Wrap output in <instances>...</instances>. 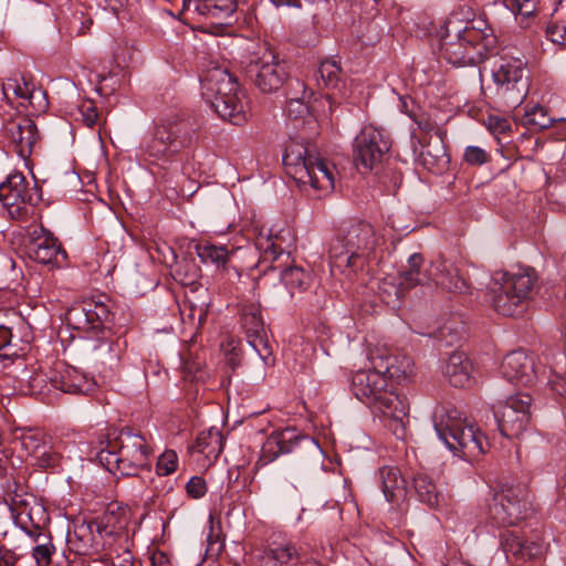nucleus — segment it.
<instances>
[{
	"label": "nucleus",
	"mask_w": 566,
	"mask_h": 566,
	"mask_svg": "<svg viewBox=\"0 0 566 566\" xmlns=\"http://www.w3.org/2000/svg\"><path fill=\"white\" fill-rule=\"evenodd\" d=\"M27 534L34 541L35 544L42 542L44 539V536H49L48 534L43 533L39 526H35L33 530L27 531Z\"/></svg>",
	"instance_id": "69168bd1"
},
{
	"label": "nucleus",
	"mask_w": 566,
	"mask_h": 566,
	"mask_svg": "<svg viewBox=\"0 0 566 566\" xmlns=\"http://www.w3.org/2000/svg\"><path fill=\"white\" fill-rule=\"evenodd\" d=\"M464 161L471 166H481L490 161L491 156L483 148L478 146H468L464 149Z\"/></svg>",
	"instance_id": "de8ad7c7"
},
{
	"label": "nucleus",
	"mask_w": 566,
	"mask_h": 566,
	"mask_svg": "<svg viewBox=\"0 0 566 566\" xmlns=\"http://www.w3.org/2000/svg\"><path fill=\"white\" fill-rule=\"evenodd\" d=\"M34 464L40 468H53L60 461V454L51 446L45 444L42 451L35 455Z\"/></svg>",
	"instance_id": "09e8293b"
},
{
	"label": "nucleus",
	"mask_w": 566,
	"mask_h": 566,
	"mask_svg": "<svg viewBox=\"0 0 566 566\" xmlns=\"http://www.w3.org/2000/svg\"><path fill=\"white\" fill-rule=\"evenodd\" d=\"M281 281L291 294L306 291L312 283L310 272L297 265H291L281 271Z\"/></svg>",
	"instance_id": "473e14b6"
},
{
	"label": "nucleus",
	"mask_w": 566,
	"mask_h": 566,
	"mask_svg": "<svg viewBox=\"0 0 566 566\" xmlns=\"http://www.w3.org/2000/svg\"><path fill=\"white\" fill-rule=\"evenodd\" d=\"M501 546L509 560L524 563L542 554L543 547L536 542L523 541L514 532L505 531L501 535Z\"/></svg>",
	"instance_id": "393cba45"
},
{
	"label": "nucleus",
	"mask_w": 566,
	"mask_h": 566,
	"mask_svg": "<svg viewBox=\"0 0 566 566\" xmlns=\"http://www.w3.org/2000/svg\"><path fill=\"white\" fill-rule=\"evenodd\" d=\"M153 566H170L168 556L161 552L154 553L151 556Z\"/></svg>",
	"instance_id": "0e129e2a"
},
{
	"label": "nucleus",
	"mask_w": 566,
	"mask_h": 566,
	"mask_svg": "<svg viewBox=\"0 0 566 566\" xmlns=\"http://www.w3.org/2000/svg\"><path fill=\"white\" fill-rule=\"evenodd\" d=\"M388 150L389 145L382 139L381 133L373 126L365 127L354 139V164L359 171H369Z\"/></svg>",
	"instance_id": "f3484780"
},
{
	"label": "nucleus",
	"mask_w": 566,
	"mask_h": 566,
	"mask_svg": "<svg viewBox=\"0 0 566 566\" xmlns=\"http://www.w3.org/2000/svg\"><path fill=\"white\" fill-rule=\"evenodd\" d=\"M532 402L528 394L520 392L494 405V418L503 437L518 438L526 430L531 420Z\"/></svg>",
	"instance_id": "4468645a"
},
{
	"label": "nucleus",
	"mask_w": 566,
	"mask_h": 566,
	"mask_svg": "<svg viewBox=\"0 0 566 566\" xmlns=\"http://www.w3.org/2000/svg\"><path fill=\"white\" fill-rule=\"evenodd\" d=\"M291 452L305 455L315 467L321 464L322 449L319 444L314 439L300 434L294 428L271 433L262 446L258 463L266 465L279 455Z\"/></svg>",
	"instance_id": "6e6552de"
},
{
	"label": "nucleus",
	"mask_w": 566,
	"mask_h": 566,
	"mask_svg": "<svg viewBox=\"0 0 566 566\" xmlns=\"http://www.w3.org/2000/svg\"><path fill=\"white\" fill-rule=\"evenodd\" d=\"M536 275L533 270L496 272L489 290L490 302L495 312L503 316L521 314L530 300Z\"/></svg>",
	"instance_id": "423d86ee"
},
{
	"label": "nucleus",
	"mask_w": 566,
	"mask_h": 566,
	"mask_svg": "<svg viewBox=\"0 0 566 566\" xmlns=\"http://www.w3.org/2000/svg\"><path fill=\"white\" fill-rule=\"evenodd\" d=\"M80 118L87 127H93L98 118L96 106L91 101L83 102L78 107Z\"/></svg>",
	"instance_id": "603ef678"
},
{
	"label": "nucleus",
	"mask_w": 566,
	"mask_h": 566,
	"mask_svg": "<svg viewBox=\"0 0 566 566\" xmlns=\"http://www.w3.org/2000/svg\"><path fill=\"white\" fill-rule=\"evenodd\" d=\"M444 135V130H437V138L433 143L431 140L421 142L420 160L430 171L441 172L450 161L443 140Z\"/></svg>",
	"instance_id": "bb28decb"
},
{
	"label": "nucleus",
	"mask_w": 566,
	"mask_h": 566,
	"mask_svg": "<svg viewBox=\"0 0 566 566\" xmlns=\"http://www.w3.org/2000/svg\"><path fill=\"white\" fill-rule=\"evenodd\" d=\"M297 566H324L321 562L313 558L301 559Z\"/></svg>",
	"instance_id": "774afa93"
},
{
	"label": "nucleus",
	"mask_w": 566,
	"mask_h": 566,
	"mask_svg": "<svg viewBox=\"0 0 566 566\" xmlns=\"http://www.w3.org/2000/svg\"><path fill=\"white\" fill-rule=\"evenodd\" d=\"M518 122L530 128L545 129L552 125L553 119L547 115L544 107L534 106L531 109H525Z\"/></svg>",
	"instance_id": "58836bf2"
},
{
	"label": "nucleus",
	"mask_w": 566,
	"mask_h": 566,
	"mask_svg": "<svg viewBox=\"0 0 566 566\" xmlns=\"http://www.w3.org/2000/svg\"><path fill=\"white\" fill-rule=\"evenodd\" d=\"M413 488L419 501L430 509H441L450 501L449 493L431 474L419 472L413 476Z\"/></svg>",
	"instance_id": "b1692460"
},
{
	"label": "nucleus",
	"mask_w": 566,
	"mask_h": 566,
	"mask_svg": "<svg viewBox=\"0 0 566 566\" xmlns=\"http://www.w3.org/2000/svg\"><path fill=\"white\" fill-rule=\"evenodd\" d=\"M55 547L52 544L51 536H44V539L38 543L32 549V556L38 566H49Z\"/></svg>",
	"instance_id": "37998d69"
},
{
	"label": "nucleus",
	"mask_w": 566,
	"mask_h": 566,
	"mask_svg": "<svg viewBox=\"0 0 566 566\" xmlns=\"http://www.w3.org/2000/svg\"><path fill=\"white\" fill-rule=\"evenodd\" d=\"M202 95L216 113L234 125L247 122V101L237 78L224 67L207 71L202 81Z\"/></svg>",
	"instance_id": "20e7f679"
},
{
	"label": "nucleus",
	"mask_w": 566,
	"mask_h": 566,
	"mask_svg": "<svg viewBox=\"0 0 566 566\" xmlns=\"http://www.w3.org/2000/svg\"><path fill=\"white\" fill-rule=\"evenodd\" d=\"M504 4L513 13L520 14L524 18L531 17L535 11V3L533 0H504Z\"/></svg>",
	"instance_id": "3c124183"
},
{
	"label": "nucleus",
	"mask_w": 566,
	"mask_h": 566,
	"mask_svg": "<svg viewBox=\"0 0 566 566\" xmlns=\"http://www.w3.org/2000/svg\"><path fill=\"white\" fill-rule=\"evenodd\" d=\"M0 201L11 218L22 219L33 213L40 193L36 186H29L21 172H13L0 185Z\"/></svg>",
	"instance_id": "2eb2a0df"
},
{
	"label": "nucleus",
	"mask_w": 566,
	"mask_h": 566,
	"mask_svg": "<svg viewBox=\"0 0 566 566\" xmlns=\"http://www.w3.org/2000/svg\"><path fill=\"white\" fill-rule=\"evenodd\" d=\"M369 359L373 369L358 374L356 379L365 385L363 395L368 398L373 412L386 416L389 409V360L378 352H371Z\"/></svg>",
	"instance_id": "ddd939ff"
},
{
	"label": "nucleus",
	"mask_w": 566,
	"mask_h": 566,
	"mask_svg": "<svg viewBox=\"0 0 566 566\" xmlns=\"http://www.w3.org/2000/svg\"><path fill=\"white\" fill-rule=\"evenodd\" d=\"M196 253L203 263H211L217 266L224 265L230 258L227 245H218L209 241L198 243Z\"/></svg>",
	"instance_id": "f704fd0d"
},
{
	"label": "nucleus",
	"mask_w": 566,
	"mask_h": 566,
	"mask_svg": "<svg viewBox=\"0 0 566 566\" xmlns=\"http://www.w3.org/2000/svg\"><path fill=\"white\" fill-rule=\"evenodd\" d=\"M298 558L293 544L272 542L261 557V566H294L293 560Z\"/></svg>",
	"instance_id": "c85d7f7f"
},
{
	"label": "nucleus",
	"mask_w": 566,
	"mask_h": 566,
	"mask_svg": "<svg viewBox=\"0 0 566 566\" xmlns=\"http://www.w3.org/2000/svg\"><path fill=\"white\" fill-rule=\"evenodd\" d=\"M434 429L448 449L463 458L475 460L489 451L486 436L457 410L441 415Z\"/></svg>",
	"instance_id": "39448f33"
},
{
	"label": "nucleus",
	"mask_w": 566,
	"mask_h": 566,
	"mask_svg": "<svg viewBox=\"0 0 566 566\" xmlns=\"http://www.w3.org/2000/svg\"><path fill=\"white\" fill-rule=\"evenodd\" d=\"M240 322L247 339L265 332L264 321L261 315V307L256 303H249L242 306Z\"/></svg>",
	"instance_id": "2f4dec72"
},
{
	"label": "nucleus",
	"mask_w": 566,
	"mask_h": 566,
	"mask_svg": "<svg viewBox=\"0 0 566 566\" xmlns=\"http://www.w3.org/2000/svg\"><path fill=\"white\" fill-rule=\"evenodd\" d=\"M329 264L332 269L343 271L345 269L357 270L361 268V262H358L340 235L334 238L329 244L328 250Z\"/></svg>",
	"instance_id": "7c9ffc66"
},
{
	"label": "nucleus",
	"mask_w": 566,
	"mask_h": 566,
	"mask_svg": "<svg viewBox=\"0 0 566 566\" xmlns=\"http://www.w3.org/2000/svg\"><path fill=\"white\" fill-rule=\"evenodd\" d=\"M489 125L494 133L502 134L510 129V123L506 119L495 116L489 117Z\"/></svg>",
	"instance_id": "052dcab7"
},
{
	"label": "nucleus",
	"mask_w": 566,
	"mask_h": 566,
	"mask_svg": "<svg viewBox=\"0 0 566 566\" xmlns=\"http://www.w3.org/2000/svg\"><path fill=\"white\" fill-rule=\"evenodd\" d=\"M181 319L185 324H189L191 328L199 329L205 323L208 314V304H196L190 297H187L180 308Z\"/></svg>",
	"instance_id": "4c0bfd02"
},
{
	"label": "nucleus",
	"mask_w": 566,
	"mask_h": 566,
	"mask_svg": "<svg viewBox=\"0 0 566 566\" xmlns=\"http://www.w3.org/2000/svg\"><path fill=\"white\" fill-rule=\"evenodd\" d=\"M6 134L23 160H27L40 144L38 126L30 117H18L8 122Z\"/></svg>",
	"instance_id": "a211bd4d"
},
{
	"label": "nucleus",
	"mask_w": 566,
	"mask_h": 566,
	"mask_svg": "<svg viewBox=\"0 0 566 566\" xmlns=\"http://www.w3.org/2000/svg\"><path fill=\"white\" fill-rule=\"evenodd\" d=\"M195 129L189 122H167L156 127L153 137L144 146L153 161L167 163L181 149L193 143Z\"/></svg>",
	"instance_id": "9d476101"
},
{
	"label": "nucleus",
	"mask_w": 566,
	"mask_h": 566,
	"mask_svg": "<svg viewBox=\"0 0 566 566\" xmlns=\"http://www.w3.org/2000/svg\"><path fill=\"white\" fill-rule=\"evenodd\" d=\"M439 337L446 340L448 345H453L461 338V335L453 327V323L449 322L439 329Z\"/></svg>",
	"instance_id": "bf43d9fd"
},
{
	"label": "nucleus",
	"mask_w": 566,
	"mask_h": 566,
	"mask_svg": "<svg viewBox=\"0 0 566 566\" xmlns=\"http://www.w3.org/2000/svg\"><path fill=\"white\" fill-rule=\"evenodd\" d=\"M207 553L211 556H217L224 548L230 562L234 566H241L245 563V549L240 543H232L226 547L224 544L218 538H213L210 534L208 537Z\"/></svg>",
	"instance_id": "c9c22d12"
},
{
	"label": "nucleus",
	"mask_w": 566,
	"mask_h": 566,
	"mask_svg": "<svg viewBox=\"0 0 566 566\" xmlns=\"http://www.w3.org/2000/svg\"><path fill=\"white\" fill-rule=\"evenodd\" d=\"M524 67L525 63L520 57L507 55H501L493 62L491 74L495 93L510 106L520 105L527 94Z\"/></svg>",
	"instance_id": "9b49d317"
},
{
	"label": "nucleus",
	"mask_w": 566,
	"mask_h": 566,
	"mask_svg": "<svg viewBox=\"0 0 566 566\" xmlns=\"http://www.w3.org/2000/svg\"><path fill=\"white\" fill-rule=\"evenodd\" d=\"M423 258L419 253H413L408 258L407 265L400 271L398 283L396 285L397 298L405 297L410 289L433 281L436 285L452 293L469 292V284L458 274L455 269H447L444 263H433L429 270L421 271Z\"/></svg>",
	"instance_id": "0eeeda50"
},
{
	"label": "nucleus",
	"mask_w": 566,
	"mask_h": 566,
	"mask_svg": "<svg viewBox=\"0 0 566 566\" xmlns=\"http://www.w3.org/2000/svg\"><path fill=\"white\" fill-rule=\"evenodd\" d=\"M546 36L549 41L556 44L566 46V23L559 24L557 22L549 23L546 27Z\"/></svg>",
	"instance_id": "864d4df0"
},
{
	"label": "nucleus",
	"mask_w": 566,
	"mask_h": 566,
	"mask_svg": "<svg viewBox=\"0 0 566 566\" xmlns=\"http://www.w3.org/2000/svg\"><path fill=\"white\" fill-rule=\"evenodd\" d=\"M185 6L195 7V10L207 18L224 21L237 10V0H185Z\"/></svg>",
	"instance_id": "cd10ccee"
},
{
	"label": "nucleus",
	"mask_w": 566,
	"mask_h": 566,
	"mask_svg": "<svg viewBox=\"0 0 566 566\" xmlns=\"http://www.w3.org/2000/svg\"><path fill=\"white\" fill-rule=\"evenodd\" d=\"M528 495L527 489L522 484H502L490 506L492 520L501 526L517 524L527 516L531 509Z\"/></svg>",
	"instance_id": "f8f14e48"
},
{
	"label": "nucleus",
	"mask_w": 566,
	"mask_h": 566,
	"mask_svg": "<svg viewBox=\"0 0 566 566\" xmlns=\"http://www.w3.org/2000/svg\"><path fill=\"white\" fill-rule=\"evenodd\" d=\"M92 312H94V317L99 318L103 324L108 321L109 313L104 304H92Z\"/></svg>",
	"instance_id": "e2e57ef3"
},
{
	"label": "nucleus",
	"mask_w": 566,
	"mask_h": 566,
	"mask_svg": "<svg viewBox=\"0 0 566 566\" xmlns=\"http://www.w3.org/2000/svg\"><path fill=\"white\" fill-rule=\"evenodd\" d=\"M340 237L347 244L348 251L354 254L358 262H361L363 266L365 258L375 247L373 227L365 222L355 223L344 231Z\"/></svg>",
	"instance_id": "5701e85b"
},
{
	"label": "nucleus",
	"mask_w": 566,
	"mask_h": 566,
	"mask_svg": "<svg viewBox=\"0 0 566 566\" xmlns=\"http://www.w3.org/2000/svg\"><path fill=\"white\" fill-rule=\"evenodd\" d=\"M178 465V455L174 450H166L159 455L156 463V471L159 475L166 476L174 473Z\"/></svg>",
	"instance_id": "49530a36"
},
{
	"label": "nucleus",
	"mask_w": 566,
	"mask_h": 566,
	"mask_svg": "<svg viewBox=\"0 0 566 566\" xmlns=\"http://www.w3.org/2000/svg\"><path fill=\"white\" fill-rule=\"evenodd\" d=\"M415 375L412 358L403 350L391 353V381L407 384Z\"/></svg>",
	"instance_id": "72a5a7b5"
},
{
	"label": "nucleus",
	"mask_w": 566,
	"mask_h": 566,
	"mask_svg": "<svg viewBox=\"0 0 566 566\" xmlns=\"http://www.w3.org/2000/svg\"><path fill=\"white\" fill-rule=\"evenodd\" d=\"M92 312V303L72 307L67 314L66 319L70 324H73L75 328L85 332H95L98 335L95 342L88 344V349L92 352L95 359L105 363L108 358L116 357L114 354L115 343L105 336L104 324L99 318L94 317Z\"/></svg>",
	"instance_id": "dca6fc26"
},
{
	"label": "nucleus",
	"mask_w": 566,
	"mask_h": 566,
	"mask_svg": "<svg viewBox=\"0 0 566 566\" xmlns=\"http://www.w3.org/2000/svg\"><path fill=\"white\" fill-rule=\"evenodd\" d=\"M501 373L509 381L524 386L533 384L537 378L533 358L521 349L513 350L503 358Z\"/></svg>",
	"instance_id": "412c9836"
},
{
	"label": "nucleus",
	"mask_w": 566,
	"mask_h": 566,
	"mask_svg": "<svg viewBox=\"0 0 566 566\" xmlns=\"http://www.w3.org/2000/svg\"><path fill=\"white\" fill-rule=\"evenodd\" d=\"M10 551L6 547L0 549V566H13V563L10 558Z\"/></svg>",
	"instance_id": "338daca9"
},
{
	"label": "nucleus",
	"mask_w": 566,
	"mask_h": 566,
	"mask_svg": "<svg viewBox=\"0 0 566 566\" xmlns=\"http://www.w3.org/2000/svg\"><path fill=\"white\" fill-rule=\"evenodd\" d=\"M473 365L463 352H453L442 366V374L453 387L463 388L472 381Z\"/></svg>",
	"instance_id": "a878e982"
},
{
	"label": "nucleus",
	"mask_w": 566,
	"mask_h": 566,
	"mask_svg": "<svg viewBox=\"0 0 566 566\" xmlns=\"http://www.w3.org/2000/svg\"><path fill=\"white\" fill-rule=\"evenodd\" d=\"M31 242L28 247L29 255L42 264L60 265L66 258L57 239L42 226L30 233Z\"/></svg>",
	"instance_id": "6ab92c4d"
},
{
	"label": "nucleus",
	"mask_w": 566,
	"mask_h": 566,
	"mask_svg": "<svg viewBox=\"0 0 566 566\" xmlns=\"http://www.w3.org/2000/svg\"><path fill=\"white\" fill-rule=\"evenodd\" d=\"M10 91L23 99L21 105L31 106L34 112H43L48 107L45 92L36 88L34 83L24 75L8 78L3 85L4 95H8Z\"/></svg>",
	"instance_id": "4be33fe9"
},
{
	"label": "nucleus",
	"mask_w": 566,
	"mask_h": 566,
	"mask_svg": "<svg viewBox=\"0 0 566 566\" xmlns=\"http://www.w3.org/2000/svg\"><path fill=\"white\" fill-rule=\"evenodd\" d=\"M245 74L262 93L276 92L289 76L284 61L280 60L275 50L266 42L250 56Z\"/></svg>",
	"instance_id": "1a4fd4ad"
},
{
	"label": "nucleus",
	"mask_w": 566,
	"mask_h": 566,
	"mask_svg": "<svg viewBox=\"0 0 566 566\" xmlns=\"http://www.w3.org/2000/svg\"><path fill=\"white\" fill-rule=\"evenodd\" d=\"M283 165L300 188L310 187L323 193H329L335 188V166L304 144L290 143L283 155Z\"/></svg>",
	"instance_id": "f03ea898"
},
{
	"label": "nucleus",
	"mask_w": 566,
	"mask_h": 566,
	"mask_svg": "<svg viewBox=\"0 0 566 566\" xmlns=\"http://www.w3.org/2000/svg\"><path fill=\"white\" fill-rule=\"evenodd\" d=\"M304 97H292L287 105L289 116L301 118L308 114V107L303 101Z\"/></svg>",
	"instance_id": "6e6d98bb"
},
{
	"label": "nucleus",
	"mask_w": 566,
	"mask_h": 566,
	"mask_svg": "<svg viewBox=\"0 0 566 566\" xmlns=\"http://www.w3.org/2000/svg\"><path fill=\"white\" fill-rule=\"evenodd\" d=\"M497 39L483 18L467 21L460 29L450 18L440 39V54L454 66H476L496 48Z\"/></svg>",
	"instance_id": "f257e3e1"
},
{
	"label": "nucleus",
	"mask_w": 566,
	"mask_h": 566,
	"mask_svg": "<svg viewBox=\"0 0 566 566\" xmlns=\"http://www.w3.org/2000/svg\"><path fill=\"white\" fill-rule=\"evenodd\" d=\"M415 122L417 123L419 129H421L422 132L424 133H431V132H434V134L437 135V130H442L441 128H439L437 126V124L431 120L430 118H420V119H417L416 117L413 118Z\"/></svg>",
	"instance_id": "680f3d73"
},
{
	"label": "nucleus",
	"mask_w": 566,
	"mask_h": 566,
	"mask_svg": "<svg viewBox=\"0 0 566 566\" xmlns=\"http://www.w3.org/2000/svg\"><path fill=\"white\" fill-rule=\"evenodd\" d=\"M391 433L397 440L406 446L408 438L407 424L409 423V401L405 395L395 394V399H391Z\"/></svg>",
	"instance_id": "c756f323"
},
{
	"label": "nucleus",
	"mask_w": 566,
	"mask_h": 566,
	"mask_svg": "<svg viewBox=\"0 0 566 566\" xmlns=\"http://www.w3.org/2000/svg\"><path fill=\"white\" fill-rule=\"evenodd\" d=\"M256 247L263 252L265 260L275 261L284 253V248L279 235H261L258 239Z\"/></svg>",
	"instance_id": "ea45409f"
},
{
	"label": "nucleus",
	"mask_w": 566,
	"mask_h": 566,
	"mask_svg": "<svg viewBox=\"0 0 566 566\" xmlns=\"http://www.w3.org/2000/svg\"><path fill=\"white\" fill-rule=\"evenodd\" d=\"M12 333L11 329L4 325H0V357L9 358L13 355L10 353Z\"/></svg>",
	"instance_id": "4d7b16f0"
},
{
	"label": "nucleus",
	"mask_w": 566,
	"mask_h": 566,
	"mask_svg": "<svg viewBox=\"0 0 566 566\" xmlns=\"http://www.w3.org/2000/svg\"><path fill=\"white\" fill-rule=\"evenodd\" d=\"M397 107L399 111L406 115H408L410 118L416 117V103L415 101L408 96V95H397Z\"/></svg>",
	"instance_id": "13d9d810"
},
{
	"label": "nucleus",
	"mask_w": 566,
	"mask_h": 566,
	"mask_svg": "<svg viewBox=\"0 0 566 566\" xmlns=\"http://www.w3.org/2000/svg\"><path fill=\"white\" fill-rule=\"evenodd\" d=\"M318 73L326 86L335 87L339 80L340 67L334 61H324L318 67Z\"/></svg>",
	"instance_id": "a18cd8bd"
},
{
	"label": "nucleus",
	"mask_w": 566,
	"mask_h": 566,
	"mask_svg": "<svg viewBox=\"0 0 566 566\" xmlns=\"http://www.w3.org/2000/svg\"><path fill=\"white\" fill-rule=\"evenodd\" d=\"M248 343L258 353L264 364L271 365L274 363V357L268 339L266 331L251 338H248Z\"/></svg>",
	"instance_id": "a19ab883"
},
{
	"label": "nucleus",
	"mask_w": 566,
	"mask_h": 566,
	"mask_svg": "<svg viewBox=\"0 0 566 566\" xmlns=\"http://www.w3.org/2000/svg\"><path fill=\"white\" fill-rule=\"evenodd\" d=\"M187 493L192 499H200L207 493V483L201 476H192L186 484Z\"/></svg>",
	"instance_id": "5fc2aeb1"
},
{
	"label": "nucleus",
	"mask_w": 566,
	"mask_h": 566,
	"mask_svg": "<svg viewBox=\"0 0 566 566\" xmlns=\"http://www.w3.org/2000/svg\"><path fill=\"white\" fill-rule=\"evenodd\" d=\"M50 384L53 389H57L62 392L81 395L93 392L96 386L92 377L69 366H61L60 369L56 368L51 371Z\"/></svg>",
	"instance_id": "aec40b11"
},
{
	"label": "nucleus",
	"mask_w": 566,
	"mask_h": 566,
	"mask_svg": "<svg viewBox=\"0 0 566 566\" xmlns=\"http://www.w3.org/2000/svg\"><path fill=\"white\" fill-rule=\"evenodd\" d=\"M53 388L50 384V376L38 373L29 380V389L31 395H46Z\"/></svg>",
	"instance_id": "8fccbe9b"
},
{
	"label": "nucleus",
	"mask_w": 566,
	"mask_h": 566,
	"mask_svg": "<svg viewBox=\"0 0 566 566\" xmlns=\"http://www.w3.org/2000/svg\"><path fill=\"white\" fill-rule=\"evenodd\" d=\"M198 452L206 457H218L222 452L223 437L218 429L201 432L196 440Z\"/></svg>",
	"instance_id": "e433bc0d"
},
{
	"label": "nucleus",
	"mask_w": 566,
	"mask_h": 566,
	"mask_svg": "<svg viewBox=\"0 0 566 566\" xmlns=\"http://www.w3.org/2000/svg\"><path fill=\"white\" fill-rule=\"evenodd\" d=\"M45 444L44 436L39 431L29 430L21 436V446L32 458L38 455Z\"/></svg>",
	"instance_id": "c03bdc74"
},
{
	"label": "nucleus",
	"mask_w": 566,
	"mask_h": 566,
	"mask_svg": "<svg viewBox=\"0 0 566 566\" xmlns=\"http://www.w3.org/2000/svg\"><path fill=\"white\" fill-rule=\"evenodd\" d=\"M150 454L151 448L146 438L125 429L118 437L107 440L96 458L114 475L135 476L140 470L149 468Z\"/></svg>",
	"instance_id": "7ed1b4c3"
},
{
	"label": "nucleus",
	"mask_w": 566,
	"mask_h": 566,
	"mask_svg": "<svg viewBox=\"0 0 566 566\" xmlns=\"http://www.w3.org/2000/svg\"><path fill=\"white\" fill-rule=\"evenodd\" d=\"M248 343L258 353L264 364L271 365L274 363V357L268 339L266 331L251 338H248Z\"/></svg>",
	"instance_id": "79ce46f5"
}]
</instances>
